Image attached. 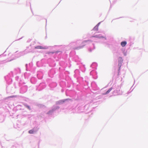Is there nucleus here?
Wrapping results in <instances>:
<instances>
[{"mask_svg":"<svg viewBox=\"0 0 148 148\" xmlns=\"http://www.w3.org/2000/svg\"><path fill=\"white\" fill-rule=\"evenodd\" d=\"M90 44H91L93 47V48L90 47L88 49L89 51L91 52L92 50L95 49V47L93 43H92V41L90 40L83 41L81 40H77L76 42L70 43L68 47L74 49L78 50L82 48L86 45Z\"/></svg>","mask_w":148,"mask_h":148,"instance_id":"obj_1","label":"nucleus"},{"mask_svg":"<svg viewBox=\"0 0 148 148\" xmlns=\"http://www.w3.org/2000/svg\"><path fill=\"white\" fill-rule=\"evenodd\" d=\"M121 86L120 85H116V84H114L112 87L110 88L106 92L102 93V95H106L109 93L113 89L115 90L112 92V94L114 96L122 94V91L120 89Z\"/></svg>","mask_w":148,"mask_h":148,"instance_id":"obj_2","label":"nucleus"},{"mask_svg":"<svg viewBox=\"0 0 148 148\" xmlns=\"http://www.w3.org/2000/svg\"><path fill=\"white\" fill-rule=\"evenodd\" d=\"M92 38H96L101 39L102 40L101 41L102 43H106L107 44H109V43H111V44L114 43L115 40H113V38H105L101 34H96L95 36H92Z\"/></svg>","mask_w":148,"mask_h":148,"instance_id":"obj_3","label":"nucleus"},{"mask_svg":"<svg viewBox=\"0 0 148 148\" xmlns=\"http://www.w3.org/2000/svg\"><path fill=\"white\" fill-rule=\"evenodd\" d=\"M46 81L51 89H52L57 86V83L53 81L52 79L47 78L46 79Z\"/></svg>","mask_w":148,"mask_h":148,"instance_id":"obj_4","label":"nucleus"},{"mask_svg":"<svg viewBox=\"0 0 148 148\" xmlns=\"http://www.w3.org/2000/svg\"><path fill=\"white\" fill-rule=\"evenodd\" d=\"M91 86L92 89V92L94 94H97L99 93V88L97 87L96 83L95 82L91 83Z\"/></svg>","mask_w":148,"mask_h":148,"instance_id":"obj_5","label":"nucleus"},{"mask_svg":"<svg viewBox=\"0 0 148 148\" xmlns=\"http://www.w3.org/2000/svg\"><path fill=\"white\" fill-rule=\"evenodd\" d=\"M13 72L11 71L4 77L7 84L8 85L10 84L12 82V79L11 78L13 77Z\"/></svg>","mask_w":148,"mask_h":148,"instance_id":"obj_6","label":"nucleus"},{"mask_svg":"<svg viewBox=\"0 0 148 148\" xmlns=\"http://www.w3.org/2000/svg\"><path fill=\"white\" fill-rule=\"evenodd\" d=\"M23 55V52H18V51H16L14 54L12 55V59L10 60H8V61H10L12 60H14L17 58H18L20 57Z\"/></svg>","mask_w":148,"mask_h":148,"instance_id":"obj_7","label":"nucleus"},{"mask_svg":"<svg viewBox=\"0 0 148 148\" xmlns=\"http://www.w3.org/2000/svg\"><path fill=\"white\" fill-rule=\"evenodd\" d=\"M59 106L56 105H54L52 107L51 109L47 112V114L48 115H51L53 114L56 110L59 109Z\"/></svg>","mask_w":148,"mask_h":148,"instance_id":"obj_8","label":"nucleus"},{"mask_svg":"<svg viewBox=\"0 0 148 148\" xmlns=\"http://www.w3.org/2000/svg\"><path fill=\"white\" fill-rule=\"evenodd\" d=\"M59 71L60 72L59 78L60 79L64 80L65 79L66 80V75H64L63 71H64V69L63 67H59Z\"/></svg>","mask_w":148,"mask_h":148,"instance_id":"obj_9","label":"nucleus"},{"mask_svg":"<svg viewBox=\"0 0 148 148\" xmlns=\"http://www.w3.org/2000/svg\"><path fill=\"white\" fill-rule=\"evenodd\" d=\"M71 101V99H70L60 100L59 101H56V105H61L64 104V103H66L69 101Z\"/></svg>","mask_w":148,"mask_h":148,"instance_id":"obj_10","label":"nucleus"},{"mask_svg":"<svg viewBox=\"0 0 148 148\" xmlns=\"http://www.w3.org/2000/svg\"><path fill=\"white\" fill-rule=\"evenodd\" d=\"M46 86V85L45 82H41L36 86V90L39 91H41L45 88Z\"/></svg>","mask_w":148,"mask_h":148,"instance_id":"obj_11","label":"nucleus"},{"mask_svg":"<svg viewBox=\"0 0 148 148\" xmlns=\"http://www.w3.org/2000/svg\"><path fill=\"white\" fill-rule=\"evenodd\" d=\"M114 42V43L112 45L113 47V48L112 49L114 51H116L119 48L120 46L119 42L116 41Z\"/></svg>","mask_w":148,"mask_h":148,"instance_id":"obj_12","label":"nucleus"},{"mask_svg":"<svg viewBox=\"0 0 148 148\" xmlns=\"http://www.w3.org/2000/svg\"><path fill=\"white\" fill-rule=\"evenodd\" d=\"M123 60L122 57H120L118 58V75H119L120 70L122 65Z\"/></svg>","mask_w":148,"mask_h":148,"instance_id":"obj_13","label":"nucleus"},{"mask_svg":"<svg viewBox=\"0 0 148 148\" xmlns=\"http://www.w3.org/2000/svg\"><path fill=\"white\" fill-rule=\"evenodd\" d=\"M56 71L55 69H51L48 72V75L49 77L53 78L54 75L56 73Z\"/></svg>","mask_w":148,"mask_h":148,"instance_id":"obj_14","label":"nucleus"},{"mask_svg":"<svg viewBox=\"0 0 148 148\" xmlns=\"http://www.w3.org/2000/svg\"><path fill=\"white\" fill-rule=\"evenodd\" d=\"M49 66L52 67H54L56 65L55 61L51 58H49L47 60Z\"/></svg>","mask_w":148,"mask_h":148,"instance_id":"obj_15","label":"nucleus"},{"mask_svg":"<svg viewBox=\"0 0 148 148\" xmlns=\"http://www.w3.org/2000/svg\"><path fill=\"white\" fill-rule=\"evenodd\" d=\"M28 87L26 85H22L21 87L20 92V93L23 94L26 92L27 90Z\"/></svg>","mask_w":148,"mask_h":148,"instance_id":"obj_16","label":"nucleus"},{"mask_svg":"<svg viewBox=\"0 0 148 148\" xmlns=\"http://www.w3.org/2000/svg\"><path fill=\"white\" fill-rule=\"evenodd\" d=\"M88 78L87 77H85V80L83 83L81 84L82 85L84 86V88L85 89H88V82L87 81Z\"/></svg>","mask_w":148,"mask_h":148,"instance_id":"obj_17","label":"nucleus"},{"mask_svg":"<svg viewBox=\"0 0 148 148\" xmlns=\"http://www.w3.org/2000/svg\"><path fill=\"white\" fill-rule=\"evenodd\" d=\"M74 77L75 78L77 79L80 77V72L78 69H76L74 71Z\"/></svg>","mask_w":148,"mask_h":148,"instance_id":"obj_18","label":"nucleus"},{"mask_svg":"<svg viewBox=\"0 0 148 148\" xmlns=\"http://www.w3.org/2000/svg\"><path fill=\"white\" fill-rule=\"evenodd\" d=\"M43 73L41 71H38L37 72V76L39 79H42L43 77Z\"/></svg>","mask_w":148,"mask_h":148,"instance_id":"obj_19","label":"nucleus"},{"mask_svg":"<svg viewBox=\"0 0 148 148\" xmlns=\"http://www.w3.org/2000/svg\"><path fill=\"white\" fill-rule=\"evenodd\" d=\"M30 82L32 84H35L37 82V79L35 77H32L30 79Z\"/></svg>","mask_w":148,"mask_h":148,"instance_id":"obj_20","label":"nucleus"},{"mask_svg":"<svg viewBox=\"0 0 148 148\" xmlns=\"http://www.w3.org/2000/svg\"><path fill=\"white\" fill-rule=\"evenodd\" d=\"M43 60H42L40 61H38L36 63V64L37 66L40 67L43 66Z\"/></svg>","mask_w":148,"mask_h":148,"instance_id":"obj_21","label":"nucleus"},{"mask_svg":"<svg viewBox=\"0 0 148 148\" xmlns=\"http://www.w3.org/2000/svg\"><path fill=\"white\" fill-rule=\"evenodd\" d=\"M77 82H79L80 84H82L84 81L83 80V78L82 77H80L76 79Z\"/></svg>","mask_w":148,"mask_h":148,"instance_id":"obj_22","label":"nucleus"},{"mask_svg":"<svg viewBox=\"0 0 148 148\" xmlns=\"http://www.w3.org/2000/svg\"><path fill=\"white\" fill-rule=\"evenodd\" d=\"M48 47L46 46L42 47L40 46H37L35 47H34V48L35 49H48Z\"/></svg>","mask_w":148,"mask_h":148,"instance_id":"obj_23","label":"nucleus"},{"mask_svg":"<svg viewBox=\"0 0 148 148\" xmlns=\"http://www.w3.org/2000/svg\"><path fill=\"white\" fill-rule=\"evenodd\" d=\"M13 72L14 73L16 74L20 73L21 70L19 68H17L14 69Z\"/></svg>","mask_w":148,"mask_h":148,"instance_id":"obj_24","label":"nucleus"},{"mask_svg":"<svg viewBox=\"0 0 148 148\" xmlns=\"http://www.w3.org/2000/svg\"><path fill=\"white\" fill-rule=\"evenodd\" d=\"M26 68V70L27 71H29V66L30 68H31L32 66V63H29V64H26L25 65Z\"/></svg>","mask_w":148,"mask_h":148,"instance_id":"obj_25","label":"nucleus"},{"mask_svg":"<svg viewBox=\"0 0 148 148\" xmlns=\"http://www.w3.org/2000/svg\"><path fill=\"white\" fill-rule=\"evenodd\" d=\"M97 63L94 62L91 65L90 67L95 69H97Z\"/></svg>","mask_w":148,"mask_h":148,"instance_id":"obj_26","label":"nucleus"},{"mask_svg":"<svg viewBox=\"0 0 148 148\" xmlns=\"http://www.w3.org/2000/svg\"><path fill=\"white\" fill-rule=\"evenodd\" d=\"M97 74V73L94 69L91 71L90 73V75L93 76L96 75Z\"/></svg>","mask_w":148,"mask_h":148,"instance_id":"obj_27","label":"nucleus"},{"mask_svg":"<svg viewBox=\"0 0 148 148\" xmlns=\"http://www.w3.org/2000/svg\"><path fill=\"white\" fill-rule=\"evenodd\" d=\"M60 85L62 87H64L66 86V83L63 81H61L60 82Z\"/></svg>","mask_w":148,"mask_h":148,"instance_id":"obj_28","label":"nucleus"},{"mask_svg":"<svg viewBox=\"0 0 148 148\" xmlns=\"http://www.w3.org/2000/svg\"><path fill=\"white\" fill-rule=\"evenodd\" d=\"M51 53L53 54L55 53L57 56L58 54L59 55L61 54L62 53V52L60 51H56L55 52H51Z\"/></svg>","mask_w":148,"mask_h":148,"instance_id":"obj_29","label":"nucleus"},{"mask_svg":"<svg viewBox=\"0 0 148 148\" xmlns=\"http://www.w3.org/2000/svg\"><path fill=\"white\" fill-rule=\"evenodd\" d=\"M10 86L8 85L6 86V90L9 92H12V89L10 88Z\"/></svg>","mask_w":148,"mask_h":148,"instance_id":"obj_30","label":"nucleus"},{"mask_svg":"<svg viewBox=\"0 0 148 148\" xmlns=\"http://www.w3.org/2000/svg\"><path fill=\"white\" fill-rule=\"evenodd\" d=\"M39 129V127L38 126H37L35 127L33 129H32L33 130V131L35 133L38 131Z\"/></svg>","mask_w":148,"mask_h":148,"instance_id":"obj_31","label":"nucleus"},{"mask_svg":"<svg viewBox=\"0 0 148 148\" xmlns=\"http://www.w3.org/2000/svg\"><path fill=\"white\" fill-rule=\"evenodd\" d=\"M21 147L19 145L17 144H15L14 145H13L11 148H19L20 147Z\"/></svg>","mask_w":148,"mask_h":148,"instance_id":"obj_32","label":"nucleus"},{"mask_svg":"<svg viewBox=\"0 0 148 148\" xmlns=\"http://www.w3.org/2000/svg\"><path fill=\"white\" fill-rule=\"evenodd\" d=\"M127 44V42L125 41H123L121 42V45L122 47H125Z\"/></svg>","mask_w":148,"mask_h":148,"instance_id":"obj_33","label":"nucleus"},{"mask_svg":"<svg viewBox=\"0 0 148 148\" xmlns=\"http://www.w3.org/2000/svg\"><path fill=\"white\" fill-rule=\"evenodd\" d=\"M30 75V73H24V76L25 78L28 79Z\"/></svg>","mask_w":148,"mask_h":148,"instance_id":"obj_34","label":"nucleus"},{"mask_svg":"<svg viewBox=\"0 0 148 148\" xmlns=\"http://www.w3.org/2000/svg\"><path fill=\"white\" fill-rule=\"evenodd\" d=\"M4 116L2 115H0V122H3L4 120Z\"/></svg>","mask_w":148,"mask_h":148,"instance_id":"obj_35","label":"nucleus"},{"mask_svg":"<svg viewBox=\"0 0 148 148\" xmlns=\"http://www.w3.org/2000/svg\"><path fill=\"white\" fill-rule=\"evenodd\" d=\"M64 64V61H61L59 62V64H60V65L61 66V67H63V68H64V67H63V66H64L63 65Z\"/></svg>","mask_w":148,"mask_h":148,"instance_id":"obj_36","label":"nucleus"},{"mask_svg":"<svg viewBox=\"0 0 148 148\" xmlns=\"http://www.w3.org/2000/svg\"><path fill=\"white\" fill-rule=\"evenodd\" d=\"M73 59L76 62L80 61V60L77 56H75Z\"/></svg>","mask_w":148,"mask_h":148,"instance_id":"obj_37","label":"nucleus"},{"mask_svg":"<svg viewBox=\"0 0 148 148\" xmlns=\"http://www.w3.org/2000/svg\"><path fill=\"white\" fill-rule=\"evenodd\" d=\"M24 106L28 110H31V108L30 107L29 105H27V104H26V103L25 104H24Z\"/></svg>","mask_w":148,"mask_h":148,"instance_id":"obj_38","label":"nucleus"},{"mask_svg":"<svg viewBox=\"0 0 148 148\" xmlns=\"http://www.w3.org/2000/svg\"><path fill=\"white\" fill-rule=\"evenodd\" d=\"M121 51L123 53L124 56H126L127 53L125 51V49H122L121 50Z\"/></svg>","mask_w":148,"mask_h":148,"instance_id":"obj_39","label":"nucleus"},{"mask_svg":"<svg viewBox=\"0 0 148 148\" xmlns=\"http://www.w3.org/2000/svg\"><path fill=\"white\" fill-rule=\"evenodd\" d=\"M63 73L64 74V75H66V77L68 76V75L69 74V73L68 71H63Z\"/></svg>","mask_w":148,"mask_h":148,"instance_id":"obj_40","label":"nucleus"},{"mask_svg":"<svg viewBox=\"0 0 148 148\" xmlns=\"http://www.w3.org/2000/svg\"><path fill=\"white\" fill-rule=\"evenodd\" d=\"M28 132L29 134H34L35 133L34 132L33 130L32 129L29 130V131Z\"/></svg>","mask_w":148,"mask_h":148,"instance_id":"obj_41","label":"nucleus"},{"mask_svg":"<svg viewBox=\"0 0 148 148\" xmlns=\"http://www.w3.org/2000/svg\"><path fill=\"white\" fill-rule=\"evenodd\" d=\"M103 97L102 95H100L99 96H98L95 99H96V100H97L98 99H99Z\"/></svg>","mask_w":148,"mask_h":148,"instance_id":"obj_42","label":"nucleus"},{"mask_svg":"<svg viewBox=\"0 0 148 148\" xmlns=\"http://www.w3.org/2000/svg\"><path fill=\"white\" fill-rule=\"evenodd\" d=\"M98 29V27L96 25L93 29V30L97 31Z\"/></svg>","mask_w":148,"mask_h":148,"instance_id":"obj_43","label":"nucleus"},{"mask_svg":"<svg viewBox=\"0 0 148 148\" xmlns=\"http://www.w3.org/2000/svg\"><path fill=\"white\" fill-rule=\"evenodd\" d=\"M82 68H83L82 69H81V70L82 71V72H84V71H85L86 70V68L84 66H83L82 67Z\"/></svg>","mask_w":148,"mask_h":148,"instance_id":"obj_44","label":"nucleus"},{"mask_svg":"<svg viewBox=\"0 0 148 148\" xmlns=\"http://www.w3.org/2000/svg\"><path fill=\"white\" fill-rule=\"evenodd\" d=\"M36 43V42L35 41H34L33 42H32L31 44L30 45V46H31L32 45H34Z\"/></svg>","mask_w":148,"mask_h":148,"instance_id":"obj_45","label":"nucleus"},{"mask_svg":"<svg viewBox=\"0 0 148 148\" xmlns=\"http://www.w3.org/2000/svg\"><path fill=\"white\" fill-rule=\"evenodd\" d=\"M27 116L28 117V118H30L32 116L30 114H28L27 115L25 116Z\"/></svg>","mask_w":148,"mask_h":148,"instance_id":"obj_46","label":"nucleus"},{"mask_svg":"<svg viewBox=\"0 0 148 148\" xmlns=\"http://www.w3.org/2000/svg\"><path fill=\"white\" fill-rule=\"evenodd\" d=\"M5 52H6V51H5V52L3 53V54H1V55H0V57H2L3 56H5L6 55L4 54V53H5Z\"/></svg>","mask_w":148,"mask_h":148,"instance_id":"obj_47","label":"nucleus"},{"mask_svg":"<svg viewBox=\"0 0 148 148\" xmlns=\"http://www.w3.org/2000/svg\"><path fill=\"white\" fill-rule=\"evenodd\" d=\"M5 52H6V51H5V52L3 53V54H1V55H0V57H2L3 56H5L6 55L4 54V53H5Z\"/></svg>","mask_w":148,"mask_h":148,"instance_id":"obj_48","label":"nucleus"},{"mask_svg":"<svg viewBox=\"0 0 148 148\" xmlns=\"http://www.w3.org/2000/svg\"><path fill=\"white\" fill-rule=\"evenodd\" d=\"M37 105L39 107H42V105L40 104H38Z\"/></svg>","mask_w":148,"mask_h":148,"instance_id":"obj_49","label":"nucleus"},{"mask_svg":"<svg viewBox=\"0 0 148 148\" xmlns=\"http://www.w3.org/2000/svg\"><path fill=\"white\" fill-rule=\"evenodd\" d=\"M32 39H29L27 41V42H29L31 41Z\"/></svg>","mask_w":148,"mask_h":148,"instance_id":"obj_50","label":"nucleus"},{"mask_svg":"<svg viewBox=\"0 0 148 148\" xmlns=\"http://www.w3.org/2000/svg\"><path fill=\"white\" fill-rule=\"evenodd\" d=\"M101 22H100L99 23L96 25V26H97L98 27V26H99V25H100V24L101 23Z\"/></svg>","mask_w":148,"mask_h":148,"instance_id":"obj_51","label":"nucleus"},{"mask_svg":"<svg viewBox=\"0 0 148 148\" xmlns=\"http://www.w3.org/2000/svg\"><path fill=\"white\" fill-rule=\"evenodd\" d=\"M18 76H16L15 77V79L16 80H18Z\"/></svg>","mask_w":148,"mask_h":148,"instance_id":"obj_52","label":"nucleus"},{"mask_svg":"<svg viewBox=\"0 0 148 148\" xmlns=\"http://www.w3.org/2000/svg\"><path fill=\"white\" fill-rule=\"evenodd\" d=\"M2 64V62H0V69H1L2 66H1V64Z\"/></svg>","mask_w":148,"mask_h":148,"instance_id":"obj_53","label":"nucleus"},{"mask_svg":"<svg viewBox=\"0 0 148 148\" xmlns=\"http://www.w3.org/2000/svg\"><path fill=\"white\" fill-rule=\"evenodd\" d=\"M22 37L19 38V39H18V40H20V39H21V38H22Z\"/></svg>","mask_w":148,"mask_h":148,"instance_id":"obj_54","label":"nucleus"},{"mask_svg":"<svg viewBox=\"0 0 148 148\" xmlns=\"http://www.w3.org/2000/svg\"><path fill=\"white\" fill-rule=\"evenodd\" d=\"M93 78H94V77H93ZM97 78V77H96V78H95V79H96Z\"/></svg>","mask_w":148,"mask_h":148,"instance_id":"obj_55","label":"nucleus"},{"mask_svg":"<svg viewBox=\"0 0 148 148\" xmlns=\"http://www.w3.org/2000/svg\"><path fill=\"white\" fill-rule=\"evenodd\" d=\"M47 20H46V23H47Z\"/></svg>","mask_w":148,"mask_h":148,"instance_id":"obj_56","label":"nucleus"},{"mask_svg":"<svg viewBox=\"0 0 148 148\" xmlns=\"http://www.w3.org/2000/svg\"><path fill=\"white\" fill-rule=\"evenodd\" d=\"M18 128H19V127L18 126Z\"/></svg>","mask_w":148,"mask_h":148,"instance_id":"obj_57","label":"nucleus"},{"mask_svg":"<svg viewBox=\"0 0 148 148\" xmlns=\"http://www.w3.org/2000/svg\"><path fill=\"white\" fill-rule=\"evenodd\" d=\"M117 18V19H118V18Z\"/></svg>","mask_w":148,"mask_h":148,"instance_id":"obj_58","label":"nucleus"},{"mask_svg":"<svg viewBox=\"0 0 148 148\" xmlns=\"http://www.w3.org/2000/svg\"><path fill=\"white\" fill-rule=\"evenodd\" d=\"M19 85H20V84L21 83H19Z\"/></svg>","mask_w":148,"mask_h":148,"instance_id":"obj_59","label":"nucleus"},{"mask_svg":"<svg viewBox=\"0 0 148 148\" xmlns=\"http://www.w3.org/2000/svg\"><path fill=\"white\" fill-rule=\"evenodd\" d=\"M20 106V105L18 106Z\"/></svg>","mask_w":148,"mask_h":148,"instance_id":"obj_60","label":"nucleus"},{"mask_svg":"<svg viewBox=\"0 0 148 148\" xmlns=\"http://www.w3.org/2000/svg\"><path fill=\"white\" fill-rule=\"evenodd\" d=\"M31 10H32V9H31Z\"/></svg>","mask_w":148,"mask_h":148,"instance_id":"obj_61","label":"nucleus"},{"mask_svg":"<svg viewBox=\"0 0 148 148\" xmlns=\"http://www.w3.org/2000/svg\"><path fill=\"white\" fill-rule=\"evenodd\" d=\"M2 62H3V61H2ZM2 63H3L2 62Z\"/></svg>","mask_w":148,"mask_h":148,"instance_id":"obj_62","label":"nucleus"}]
</instances>
